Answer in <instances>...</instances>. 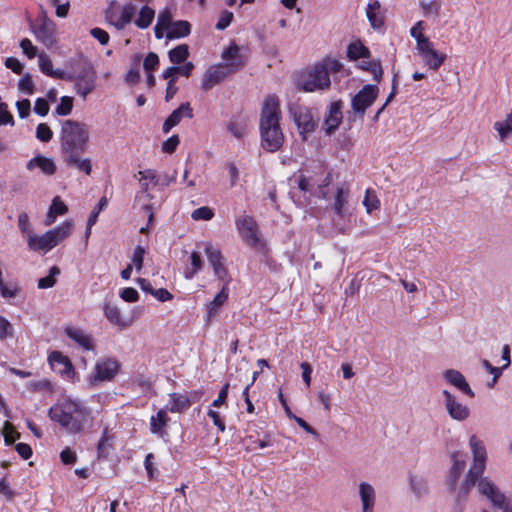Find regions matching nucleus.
Returning a JSON list of instances; mask_svg holds the SVG:
<instances>
[{"label":"nucleus","instance_id":"obj_63","mask_svg":"<svg viewBox=\"0 0 512 512\" xmlns=\"http://www.w3.org/2000/svg\"><path fill=\"white\" fill-rule=\"evenodd\" d=\"M370 25L374 29H379L384 25V17L377 12L366 13Z\"/></svg>","mask_w":512,"mask_h":512},{"label":"nucleus","instance_id":"obj_49","mask_svg":"<svg viewBox=\"0 0 512 512\" xmlns=\"http://www.w3.org/2000/svg\"><path fill=\"white\" fill-rule=\"evenodd\" d=\"M53 137L51 128L46 123H40L36 128V138L42 142H49Z\"/></svg>","mask_w":512,"mask_h":512},{"label":"nucleus","instance_id":"obj_51","mask_svg":"<svg viewBox=\"0 0 512 512\" xmlns=\"http://www.w3.org/2000/svg\"><path fill=\"white\" fill-rule=\"evenodd\" d=\"M38 60L41 72L47 76H50L53 71V63L50 57L45 53H41L38 55Z\"/></svg>","mask_w":512,"mask_h":512},{"label":"nucleus","instance_id":"obj_44","mask_svg":"<svg viewBox=\"0 0 512 512\" xmlns=\"http://www.w3.org/2000/svg\"><path fill=\"white\" fill-rule=\"evenodd\" d=\"M363 205L366 207L367 212L371 213L373 210H376L380 206V201L377 198L374 191L367 189L366 194L363 200Z\"/></svg>","mask_w":512,"mask_h":512},{"label":"nucleus","instance_id":"obj_11","mask_svg":"<svg viewBox=\"0 0 512 512\" xmlns=\"http://www.w3.org/2000/svg\"><path fill=\"white\" fill-rule=\"evenodd\" d=\"M417 50L425 63L430 69L437 70L445 61L446 54L440 53L434 49L433 43L428 37H419Z\"/></svg>","mask_w":512,"mask_h":512},{"label":"nucleus","instance_id":"obj_3","mask_svg":"<svg viewBox=\"0 0 512 512\" xmlns=\"http://www.w3.org/2000/svg\"><path fill=\"white\" fill-rule=\"evenodd\" d=\"M451 466L445 476V486L449 493L454 497V512H463L465 505L468 501L472 489L475 487L476 482L469 486H464L467 479V473L464 478L459 482L466 468L465 454L461 451H453L449 455Z\"/></svg>","mask_w":512,"mask_h":512},{"label":"nucleus","instance_id":"obj_13","mask_svg":"<svg viewBox=\"0 0 512 512\" xmlns=\"http://www.w3.org/2000/svg\"><path fill=\"white\" fill-rule=\"evenodd\" d=\"M120 370V363L111 357L100 359L96 362L95 373L90 377V382L94 384L98 381H111Z\"/></svg>","mask_w":512,"mask_h":512},{"label":"nucleus","instance_id":"obj_4","mask_svg":"<svg viewBox=\"0 0 512 512\" xmlns=\"http://www.w3.org/2000/svg\"><path fill=\"white\" fill-rule=\"evenodd\" d=\"M51 420L59 423L70 433L81 432L90 420V410L75 401H65L49 409Z\"/></svg>","mask_w":512,"mask_h":512},{"label":"nucleus","instance_id":"obj_10","mask_svg":"<svg viewBox=\"0 0 512 512\" xmlns=\"http://www.w3.org/2000/svg\"><path fill=\"white\" fill-rule=\"evenodd\" d=\"M475 486L478 493L486 497L495 508H503L504 505L512 502V499L507 498L495 482L487 476H480Z\"/></svg>","mask_w":512,"mask_h":512},{"label":"nucleus","instance_id":"obj_37","mask_svg":"<svg viewBox=\"0 0 512 512\" xmlns=\"http://www.w3.org/2000/svg\"><path fill=\"white\" fill-rule=\"evenodd\" d=\"M136 12V8L132 3L125 4L122 8L120 18L113 23L118 30L125 28L127 24L131 22Z\"/></svg>","mask_w":512,"mask_h":512},{"label":"nucleus","instance_id":"obj_42","mask_svg":"<svg viewBox=\"0 0 512 512\" xmlns=\"http://www.w3.org/2000/svg\"><path fill=\"white\" fill-rule=\"evenodd\" d=\"M2 434L4 436V443L7 446L12 445L21 437V434L15 430L13 424L8 421L4 423Z\"/></svg>","mask_w":512,"mask_h":512},{"label":"nucleus","instance_id":"obj_21","mask_svg":"<svg viewBox=\"0 0 512 512\" xmlns=\"http://www.w3.org/2000/svg\"><path fill=\"white\" fill-rule=\"evenodd\" d=\"M191 119L193 117V110L189 102L180 104L165 120L162 126L164 133H168L174 126L178 125L183 117Z\"/></svg>","mask_w":512,"mask_h":512},{"label":"nucleus","instance_id":"obj_7","mask_svg":"<svg viewBox=\"0 0 512 512\" xmlns=\"http://www.w3.org/2000/svg\"><path fill=\"white\" fill-rule=\"evenodd\" d=\"M469 447L473 456V463L467 471V479L464 486H469L476 482L486 470L487 450L485 444L476 435L469 438Z\"/></svg>","mask_w":512,"mask_h":512},{"label":"nucleus","instance_id":"obj_45","mask_svg":"<svg viewBox=\"0 0 512 512\" xmlns=\"http://www.w3.org/2000/svg\"><path fill=\"white\" fill-rule=\"evenodd\" d=\"M227 129L237 139H242L246 133L245 124L236 120H231L227 125Z\"/></svg>","mask_w":512,"mask_h":512},{"label":"nucleus","instance_id":"obj_2","mask_svg":"<svg viewBox=\"0 0 512 512\" xmlns=\"http://www.w3.org/2000/svg\"><path fill=\"white\" fill-rule=\"evenodd\" d=\"M343 65L333 58H325L297 73L294 84L298 91H325L331 86L330 74L340 72Z\"/></svg>","mask_w":512,"mask_h":512},{"label":"nucleus","instance_id":"obj_18","mask_svg":"<svg viewBox=\"0 0 512 512\" xmlns=\"http://www.w3.org/2000/svg\"><path fill=\"white\" fill-rule=\"evenodd\" d=\"M222 59L225 61L223 65L229 66L230 69H233L234 72L240 70L245 65V58L241 54L240 47L232 42L221 55Z\"/></svg>","mask_w":512,"mask_h":512},{"label":"nucleus","instance_id":"obj_31","mask_svg":"<svg viewBox=\"0 0 512 512\" xmlns=\"http://www.w3.org/2000/svg\"><path fill=\"white\" fill-rule=\"evenodd\" d=\"M191 33V24L186 20H178L171 24L167 31V39H178L188 36Z\"/></svg>","mask_w":512,"mask_h":512},{"label":"nucleus","instance_id":"obj_53","mask_svg":"<svg viewBox=\"0 0 512 512\" xmlns=\"http://www.w3.org/2000/svg\"><path fill=\"white\" fill-rule=\"evenodd\" d=\"M233 18L234 15L232 12L228 10H223L220 14L219 20L216 23L215 28L220 31L225 30L231 24Z\"/></svg>","mask_w":512,"mask_h":512},{"label":"nucleus","instance_id":"obj_48","mask_svg":"<svg viewBox=\"0 0 512 512\" xmlns=\"http://www.w3.org/2000/svg\"><path fill=\"white\" fill-rule=\"evenodd\" d=\"M27 388L31 392H39V391H51L52 385L51 382L47 379L30 381L27 383Z\"/></svg>","mask_w":512,"mask_h":512},{"label":"nucleus","instance_id":"obj_32","mask_svg":"<svg viewBox=\"0 0 512 512\" xmlns=\"http://www.w3.org/2000/svg\"><path fill=\"white\" fill-rule=\"evenodd\" d=\"M370 55V50L360 40L350 43L347 47V56L350 60L369 59Z\"/></svg>","mask_w":512,"mask_h":512},{"label":"nucleus","instance_id":"obj_8","mask_svg":"<svg viewBox=\"0 0 512 512\" xmlns=\"http://www.w3.org/2000/svg\"><path fill=\"white\" fill-rule=\"evenodd\" d=\"M289 113L298 128L303 141L307 140V134H311L318 126L310 108L301 105L289 106Z\"/></svg>","mask_w":512,"mask_h":512},{"label":"nucleus","instance_id":"obj_34","mask_svg":"<svg viewBox=\"0 0 512 512\" xmlns=\"http://www.w3.org/2000/svg\"><path fill=\"white\" fill-rule=\"evenodd\" d=\"M73 228L71 221L66 220L61 226L47 231L53 240L54 246L58 245L61 241L67 238Z\"/></svg>","mask_w":512,"mask_h":512},{"label":"nucleus","instance_id":"obj_6","mask_svg":"<svg viewBox=\"0 0 512 512\" xmlns=\"http://www.w3.org/2000/svg\"><path fill=\"white\" fill-rule=\"evenodd\" d=\"M69 74L74 82V88L83 99L95 89L96 71L93 64L84 56L70 61Z\"/></svg>","mask_w":512,"mask_h":512},{"label":"nucleus","instance_id":"obj_36","mask_svg":"<svg viewBox=\"0 0 512 512\" xmlns=\"http://www.w3.org/2000/svg\"><path fill=\"white\" fill-rule=\"evenodd\" d=\"M103 310L105 317L113 325H117L119 327H125L127 325L126 322L122 319L121 312L117 306L105 303Z\"/></svg>","mask_w":512,"mask_h":512},{"label":"nucleus","instance_id":"obj_27","mask_svg":"<svg viewBox=\"0 0 512 512\" xmlns=\"http://www.w3.org/2000/svg\"><path fill=\"white\" fill-rule=\"evenodd\" d=\"M228 284L224 282V285L220 292L214 297V299L207 305V322H210L217 314V310L227 301L228 299Z\"/></svg>","mask_w":512,"mask_h":512},{"label":"nucleus","instance_id":"obj_12","mask_svg":"<svg viewBox=\"0 0 512 512\" xmlns=\"http://www.w3.org/2000/svg\"><path fill=\"white\" fill-rule=\"evenodd\" d=\"M205 254L208 258L210 265L213 268L214 275L221 281L229 284L231 277L224 265V257L221 251L214 247L212 243L205 244Z\"/></svg>","mask_w":512,"mask_h":512},{"label":"nucleus","instance_id":"obj_15","mask_svg":"<svg viewBox=\"0 0 512 512\" xmlns=\"http://www.w3.org/2000/svg\"><path fill=\"white\" fill-rule=\"evenodd\" d=\"M442 395L445 409L450 418L459 422H463L469 418V407L459 402L454 394L448 390H443Z\"/></svg>","mask_w":512,"mask_h":512},{"label":"nucleus","instance_id":"obj_17","mask_svg":"<svg viewBox=\"0 0 512 512\" xmlns=\"http://www.w3.org/2000/svg\"><path fill=\"white\" fill-rule=\"evenodd\" d=\"M342 109L343 102L341 100L333 101L328 106L327 115L324 120V123L326 125L325 130L328 135L334 133L342 123Z\"/></svg>","mask_w":512,"mask_h":512},{"label":"nucleus","instance_id":"obj_19","mask_svg":"<svg viewBox=\"0 0 512 512\" xmlns=\"http://www.w3.org/2000/svg\"><path fill=\"white\" fill-rule=\"evenodd\" d=\"M49 363L53 370L57 371L62 375H66L71 378L74 374V367L72 362L67 356H64L59 351H53L48 357Z\"/></svg>","mask_w":512,"mask_h":512},{"label":"nucleus","instance_id":"obj_25","mask_svg":"<svg viewBox=\"0 0 512 512\" xmlns=\"http://www.w3.org/2000/svg\"><path fill=\"white\" fill-rule=\"evenodd\" d=\"M35 167L40 168L41 171L46 175H53L57 170L54 160L43 155L35 156L31 160H29L26 165V168L30 171L33 170Z\"/></svg>","mask_w":512,"mask_h":512},{"label":"nucleus","instance_id":"obj_23","mask_svg":"<svg viewBox=\"0 0 512 512\" xmlns=\"http://www.w3.org/2000/svg\"><path fill=\"white\" fill-rule=\"evenodd\" d=\"M359 496L362 504V512H373L376 502L374 487L367 482H361L359 484Z\"/></svg>","mask_w":512,"mask_h":512},{"label":"nucleus","instance_id":"obj_58","mask_svg":"<svg viewBox=\"0 0 512 512\" xmlns=\"http://www.w3.org/2000/svg\"><path fill=\"white\" fill-rule=\"evenodd\" d=\"M180 139L178 135H172L162 143V150L165 153L172 154L179 145Z\"/></svg>","mask_w":512,"mask_h":512},{"label":"nucleus","instance_id":"obj_56","mask_svg":"<svg viewBox=\"0 0 512 512\" xmlns=\"http://www.w3.org/2000/svg\"><path fill=\"white\" fill-rule=\"evenodd\" d=\"M12 324L3 316L0 315V340H5L13 336Z\"/></svg>","mask_w":512,"mask_h":512},{"label":"nucleus","instance_id":"obj_62","mask_svg":"<svg viewBox=\"0 0 512 512\" xmlns=\"http://www.w3.org/2000/svg\"><path fill=\"white\" fill-rule=\"evenodd\" d=\"M20 47L29 59L34 58L37 54V48L33 46L32 42L28 38L21 40Z\"/></svg>","mask_w":512,"mask_h":512},{"label":"nucleus","instance_id":"obj_50","mask_svg":"<svg viewBox=\"0 0 512 512\" xmlns=\"http://www.w3.org/2000/svg\"><path fill=\"white\" fill-rule=\"evenodd\" d=\"M110 448L111 445L108 443L107 429H105L97 446L98 457L107 458L110 453Z\"/></svg>","mask_w":512,"mask_h":512},{"label":"nucleus","instance_id":"obj_35","mask_svg":"<svg viewBox=\"0 0 512 512\" xmlns=\"http://www.w3.org/2000/svg\"><path fill=\"white\" fill-rule=\"evenodd\" d=\"M169 60L176 66L184 63L189 57L187 44H180L168 52Z\"/></svg>","mask_w":512,"mask_h":512},{"label":"nucleus","instance_id":"obj_39","mask_svg":"<svg viewBox=\"0 0 512 512\" xmlns=\"http://www.w3.org/2000/svg\"><path fill=\"white\" fill-rule=\"evenodd\" d=\"M360 68L364 71L370 72L377 83L381 81L383 69L380 60L363 61L360 64Z\"/></svg>","mask_w":512,"mask_h":512},{"label":"nucleus","instance_id":"obj_61","mask_svg":"<svg viewBox=\"0 0 512 512\" xmlns=\"http://www.w3.org/2000/svg\"><path fill=\"white\" fill-rule=\"evenodd\" d=\"M93 38L97 39L101 45H107L110 39L109 34L101 28H93L90 31Z\"/></svg>","mask_w":512,"mask_h":512},{"label":"nucleus","instance_id":"obj_40","mask_svg":"<svg viewBox=\"0 0 512 512\" xmlns=\"http://www.w3.org/2000/svg\"><path fill=\"white\" fill-rule=\"evenodd\" d=\"M494 129L498 132L501 140L506 139L512 133V111L507 115L505 121L495 122Z\"/></svg>","mask_w":512,"mask_h":512},{"label":"nucleus","instance_id":"obj_55","mask_svg":"<svg viewBox=\"0 0 512 512\" xmlns=\"http://www.w3.org/2000/svg\"><path fill=\"white\" fill-rule=\"evenodd\" d=\"M144 254V247L140 245L136 246L133 252L132 263L135 266L137 272H140L143 267Z\"/></svg>","mask_w":512,"mask_h":512},{"label":"nucleus","instance_id":"obj_16","mask_svg":"<svg viewBox=\"0 0 512 512\" xmlns=\"http://www.w3.org/2000/svg\"><path fill=\"white\" fill-rule=\"evenodd\" d=\"M236 226L243 240L252 247L259 243L257 235L258 226L251 216H244L236 220Z\"/></svg>","mask_w":512,"mask_h":512},{"label":"nucleus","instance_id":"obj_43","mask_svg":"<svg viewBox=\"0 0 512 512\" xmlns=\"http://www.w3.org/2000/svg\"><path fill=\"white\" fill-rule=\"evenodd\" d=\"M73 109V98L69 96H63L60 98V103L55 109V113L59 116H67Z\"/></svg>","mask_w":512,"mask_h":512},{"label":"nucleus","instance_id":"obj_5","mask_svg":"<svg viewBox=\"0 0 512 512\" xmlns=\"http://www.w3.org/2000/svg\"><path fill=\"white\" fill-rule=\"evenodd\" d=\"M90 132L88 126L75 120L62 123L60 143L62 154L85 153L88 149Z\"/></svg>","mask_w":512,"mask_h":512},{"label":"nucleus","instance_id":"obj_52","mask_svg":"<svg viewBox=\"0 0 512 512\" xmlns=\"http://www.w3.org/2000/svg\"><path fill=\"white\" fill-rule=\"evenodd\" d=\"M18 87L21 91L26 92L28 95H32L35 90V85L32 76L27 73L19 80Z\"/></svg>","mask_w":512,"mask_h":512},{"label":"nucleus","instance_id":"obj_26","mask_svg":"<svg viewBox=\"0 0 512 512\" xmlns=\"http://www.w3.org/2000/svg\"><path fill=\"white\" fill-rule=\"evenodd\" d=\"M191 404V400L186 395L174 392L169 394V403L166 406V410L171 413H181L188 409Z\"/></svg>","mask_w":512,"mask_h":512},{"label":"nucleus","instance_id":"obj_20","mask_svg":"<svg viewBox=\"0 0 512 512\" xmlns=\"http://www.w3.org/2000/svg\"><path fill=\"white\" fill-rule=\"evenodd\" d=\"M443 378L470 398L475 396L474 391L471 389L469 383L460 371L447 369L443 372Z\"/></svg>","mask_w":512,"mask_h":512},{"label":"nucleus","instance_id":"obj_46","mask_svg":"<svg viewBox=\"0 0 512 512\" xmlns=\"http://www.w3.org/2000/svg\"><path fill=\"white\" fill-rule=\"evenodd\" d=\"M347 203V200L343 197V189L338 188L336 195H335V201H334V211L335 213L343 217L345 215V204Z\"/></svg>","mask_w":512,"mask_h":512},{"label":"nucleus","instance_id":"obj_24","mask_svg":"<svg viewBox=\"0 0 512 512\" xmlns=\"http://www.w3.org/2000/svg\"><path fill=\"white\" fill-rule=\"evenodd\" d=\"M55 25L53 21L44 19L41 25L35 30L36 38L42 42L46 47H52L56 40L54 37Z\"/></svg>","mask_w":512,"mask_h":512},{"label":"nucleus","instance_id":"obj_33","mask_svg":"<svg viewBox=\"0 0 512 512\" xmlns=\"http://www.w3.org/2000/svg\"><path fill=\"white\" fill-rule=\"evenodd\" d=\"M409 486L416 498H422L429 493L428 481L422 477L410 476Z\"/></svg>","mask_w":512,"mask_h":512},{"label":"nucleus","instance_id":"obj_60","mask_svg":"<svg viewBox=\"0 0 512 512\" xmlns=\"http://www.w3.org/2000/svg\"><path fill=\"white\" fill-rule=\"evenodd\" d=\"M120 297L126 302L133 303L138 301L139 294L136 289L132 287H126L121 290Z\"/></svg>","mask_w":512,"mask_h":512},{"label":"nucleus","instance_id":"obj_59","mask_svg":"<svg viewBox=\"0 0 512 512\" xmlns=\"http://www.w3.org/2000/svg\"><path fill=\"white\" fill-rule=\"evenodd\" d=\"M16 108L20 118L24 119L30 115L31 103L28 99H23L16 102Z\"/></svg>","mask_w":512,"mask_h":512},{"label":"nucleus","instance_id":"obj_9","mask_svg":"<svg viewBox=\"0 0 512 512\" xmlns=\"http://www.w3.org/2000/svg\"><path fill=\"white\" fill-rule=\"evenodd\" d=\"M379 93L376 84H366L351 99V108L355 116L363 119L366 110L375 102Z\"/></svg>","mask_w":512,"mask_h":512},{"label":"nucleus","instance_id":"obj_29","mask_svg":"<svg viewBox=\"0 0 512 512\" xmlns=\"http://www.w3.org/2000/svg\"><path fill=\"white\" fill-rule=\"evenodd\" d=\"M28 246L31 250L34 251H48L52 249L54 246L53 240L48 232H45L43 235H29L28 238Z\"/></svg>","mask_w":512,"mask_h":512},{"label":"nucleus","instance_id":"obj_54","mask_svg":"<svg viewBox=\"0 0 512 512\" xmlns=\"http://www.w3.org/2000/svg\"><path fill=\"white\" fill-rule=\"evenodd\" d=\"M159 65V57L156 53L150 52L144 59L143 68L146 72L154 71Z\"/></svg>","mask_w":512,"mask_h":512},{"label":"nucleus","instance_id":"obj_30","mask_svg":"<svg viewBox=\"0 0 512 512\" xmlns=\"http://www.w3.org/2000/svg\"><path fill=\"white\" fill-rule=\"evenodd\" d=\"M65 334L85 350L89 351L94 349L91 337L86 335L82 330L67 327L65 328Z\"/></svg>","mask_w":512,"mask_h":512},{"label":"nucleus","instance_id":"obj_41","mask_svg":"<svg viewBox=\"0 0 512 512\" xmlns=\"http://www.w3.org/2000/svg\"><path fill=\"white\" fill-rule=\"evenodd\" d=\"M61 273L60 269L57 266H53L50 268L49 275L46 277H42L38 280V288L39 289H47L52 288L56 284V276Z\"/></svg>","mask_w":512,"mask_h":512},{"label":"nucleus","instance_id":"obj_22","mask_svg":"<svg viewBox=\"0 0 512 512\" xmlns=\"http://www.w3.org/2000/svg\"><path fill=\"white\" fill-rule=\"evenodd\" d=\"M83 153H68L63 154V160L70 168H75L78 171L90 175L92 172V162L90 158H82Z\"/></svg>","mask_w":512,"mask_h":512},{"label":"nucleus","instance_id":"obj_1","mask_svg":"<svg viewBox=\"0 0 512 512\" xmlns=\"http://www.w3.org/2000/svg\"><path fill=\"white\" fill-rule=\"evenodd\" d=\"M280 105L276 95H269L260 114L261 145L268 152H276L284 143V134L280 127Z\"/></svg>","mask_w":512,"mask_h":512},{"label":"nucleus","instance_id":"obj_14","mask_svg":"<svg viewBox=\"0 0 512 512\" xmlns=\"http://www.w3.org/2000/svg\"><path fill=\"white\" fill-rule=\"evenodd\" d=\"M235 73L229 66L219 63L209 67L203 75L201 89L209 91L213 86L222 83L228 76Z\"/></svg>","mask_w":512,"mask_h":512},{"label":"nucleus","instance_id":"obj_28","mask_svg":"<svg viewBox=\"0 0 512 512\" xmlns=\"http://www.w3.org/2000/svg\"><path fill=\"white\" fill-rule=\"evenodd\" d=\"M167 411L166 408L165 409H160L156 416H151L150 418V431L153 433V434H157L161 437L164 436V434H166V431H165V427L168 423V421L170 420L168 415H167Z\"/></svg>","mask_w":512,"mask_h":512},{"label":"nucleus","instance_id":"obj_57","mask_svg":"<svg viewBox=\"0 0 512 512\" xmlns=\"http://www.w3.org/2000/svg\"><path fill=\"white\" fill-rule=\"evenodd\" d=\"M49 210H51L53 213L58 215H64L68 211L67 205L60 199L59 196H56L53 198L52 203L49 207Z\"/></svg>","mask_w":512,"mask_h":512},{"label":"nucleus","instance_id":"obj_38","mask_svg":"<svg viewBox=\"0 0 512 512\" xmlns=\"http://www.w3.org/2000/svg\"><path fill=\"white\" fill-rule=\"evenodd\" d=\"M155 16V11L149 6H143L138 14V18L135 20V25L140 29L148 28Z\"/></svg>","mask_w":512,"mask_h":512},{"label":"nucleus","instance_id":"obj_64","mask_svg":"<svg viewBox=\"0 0 512 512\" xmlns=\"http://www.w3.org/2000/svg\"><path fill=\"white\" fill-rule=\"evenodd\" d=\"M34 112L40 116H46L49 112L48 101L44 98H38L35 101Z\"/></svg>","mask_w":512,"mask_h":512},{"label":"nucleus","instance_id":"obj_47","mask_svg":"<svg viewBox=\"0 0 512 512\" xmlns=\"http://www.w3.org/2000/svg\"><path fill=\"white\" fill-rule=\"evenodd\" d=\"M213 216H214V212L208 206H202L200 208H197L191 214V217L194 220L208 221V220H211L213 218Z\"/></svg>","mask_w":512,"mask_h":512}]
</instances>
